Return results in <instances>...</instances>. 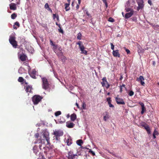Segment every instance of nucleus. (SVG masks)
Returning a JSON list of instances; mask_svg holds the SVG:
<instances>
[{
    "mask_svg": "<svg viewBox=\"0 0 159 159\" xmlns=\"http://www.w3.org/2000/svg\"><path fill=\"white\" fill-rule=\"evenodd\" d=\"M41 79L43 82V88L45 89H47L49 87V84L47 79L46 77H43Z\"/></svg>",
    "mask_w": 159,
    "mask_h": 159,
    "instance_id": "5",
    "label": "nucleus"
},
{
    "mask_svg": "<svg viewBox=\"0 0 159 159\" xmlns=\"http://www.w3.org/2000/svg\"><path fill=\"white\" fill-rule=\"evenodd\" d=\"M65 9L66 11H67L70 10V8L69 7L70 4L69 3H66L65 4Z\"/></svg>",
    "mask_w": 159,
    "mask_h": 159,
    "instance_id": "22",
    "label": "nucleus"
},
{
    "mask_svg": "<svg viewBox=\"0 0 159 159\" xmlns=\"http://www.w3.org/2000/svg\"><path fill=\"white\" fill-rule=\"evenodd\" d=\"M107 102L108 103L111 102V98L110 97H108L107 98Z\"/></svg>",
    "mask_w": 159,
    "mask_h": 159,
    "instance_id": "33",
    "label": "nucleus"
},
{
    "mask_svg": "<svg viewBox=\"0 0 159 159\" xmlns=\"http://www.w3.org/2000/svg\"><path fill=\"white\" fill-rule=\"evenodd\" d=\"M81 37H82L81 34L80 33H79L78 34L77 38L78 39L80 40L81 39Z\"/></svg>",
    "mask_w": 159,
    "mask_h": 159,
    "instance_id": "26",
    "label": "nucleus"
},
{
    "mask_svg": "<svg viewBox=\"0 0 159 159\" xmlns=\"http://www.w3.org/2000/svg\"><path fill=\"white\" fill-rule=\"evenodd\" d=\"M61 54L62 55L61 57V59L62 61H65L66 59V57L63 55L62 53H61Z\"/></svg>",
    "mask_w": 159,
    "mask_h": 159,
    "instance_id": "25",
    "label": "nucleus"
},
{
    "mask_svg": "<svg viewBox=\"0 0 159 159\" xmlns=\"http://www.w3.org/2000/svg\"><path fill=\"white\" fill-rule=\"evenodd\" d=\"M125 85L124 84H123L120 87H121V88L124 87L125 88H126L125 87Z\"/></svg>",
    "mask_w": 159,
    "mask_h": 159,
    "instance_id": "49",
    "label": "nucleus"
},
{
    "mask_svg": "<svg viewBox=\"0 0 159 159\" xmlns=\"http://www.w3.org/2000/svg\"><path fill=\"white\" fill-rule=\"evenodd\" d=\"M79 4H77V5L76 6V9H77V10L79 8Z\"/></svg>",
    "mask_w": 159,
    "mask_h": 159,
    "instance_id": "47",
    "label": "nucleus"
},
{
    "mask_svg": "<svg viewBox=\"0 0 159 159\" xmlns=\"http://www.w3.org/2000/svg\"><path fill=\"white\" fill-rule=\"evenodd\" d=\"M50 44L51 45H52L54 47H56V48H57V45H56V44H54L53 43L52 41V40H50Z\"/></svg>",
    "mask_w": 159,
    "mask_h": 159,
    "instance_id": "29",
    "label": "nucleus"
},
{
    "mask_svg": "<svg viewBox=\"0 0 159 159\" xmlns=\"http://www.w3.org/2000/svg\"><path fill=\"white\" fill-rule=\"evenodd\" d=\"M147 125L146 124H145L142 125V126L144 128V126H146Z\"/></svg>",
    "mask_w": 159,
    "mask_h": 159,
    "instance_id": "52",
    "label": "nucleus"
},
{
    "mask_svg": "<svg viewBox=\"0 0 159 159\" xmlns=\"http://www.w3.org/2000/svg\"><path fill=\"white\" fill-rule=\"evenodd\" d=\"M154 28L155 29H156V28L159 29V25H157L155 26H154Z\"/></svg>",
    "mask_w": 159,
    "mask_h": 159,
    "instance_id": "44",
    "label": "nucleus"
},
{
    "mask_svg": "<svg viewBox=\"0 0 159 159\" xmlns=\"http://www.w3.org/2000/svg\"><path fill=\"white\" fill-rule=\"evenodd\" d=\"M27 58V57L25 54H23L20 55V60L21 61H25Z\"/></svg>",
    "mask_w": 159,
    "mask_h": 159,
    "instance_id": "18",
    "label": "nucleus"
},
{
    "mask_svg": "<svg viewBox=\"0 0 159 159\" xmlns=\"http://www.w3.org/2000/svg\"><path fill=\"white\" fill-rule=\"evenodd\" d=\"M148 3L151 6L152 5V2L151 0H148Z\"/></svg>",
    "mask_w": 159,
    "mask_h": 159,
    "instance_id": "43",
    "label": "nucleus"
},
{
    "mask_svg": "<svg viewBox=\"0 0 159 159\" xmlns=\"http://www.w3.org/2000/svg\"><path fill=\"white\" fill-rule=\"evenodd\" d=\"M56 18L57 19V20L58 21H59V16L58 15H57V16Z\"/></svg>",
    "mask_w": 159,
    "mask_h": 159,
    "instance_id": "46",
    "label": "nucleus"
},
{
    "mask_svg": "<svg viewBox=\"0 0 159 159\" xmlns=\"http://www.w3.org/2000/svg\"><path fill=\"white\" fill-rule=\"evenodd\" d=\"M113 55L114 57H120V54L119 52V50H113L112 52Z\"/></svg>",
    "mask_w": 159,
    "mask_h": 159,
    "instance_id": "17",
    "label": "nucleus"
},
{
    "mask_svg": "<svg viewBox=\"0 0 159 159\" xmlns=\"http://www.w3.org/2000/svg\"><path fill=\"white\" fill-rule=\"evenodd\" d=\"M48 10L50 12H52V10L51 9V8H48Z\"/></svg>",
    "mask_w": 159,
    "mask_h": 159,
    "instance_id": "50",
    "label": "nucleus"
},
{
    "mask_svg": "<svg viewBox=\"0 0 159 159\" xmlns=\"http://www.w3.org/2000/svg\"><path fill=\"white\" fill-rule=\"evenodd\" d=\"M37 71H36L35 69H33L32 70L30 71V70L29 71V73L30 76L34 79H36L35 75H36Z\"/></svg>",
    "mask_w": 159,
    "mask_h": 159,
    "instance_id": "12",
    "label": "nucleus"
},
{
    "mask_svg": "<svg viewBox=\"0 0 159 159\" xmlns=\"http://www.w3.org/2000/svg\"><path fill=\"white\" fill-rule=\"evenodd\" d=\"M138 52L139 53H143V52L142 50V47L140 45L138 46Z\"/></svg>",
    "mask_w": 159,
    "mask_h": 159,
    "instance_id": "24",
    "label": "nucleus"
},
{
    "mask_svg": "<svg viewBox=\"0 0 159 159\" xmlns=\"http://www.w3.org/2000/svg\"><path fill=\"white\" fill-rule=\"evenodd\" d=\"M125 9L126 10V12H129V11H133V9L130 8H125Z\"/></svg>",
    "mask_w": 159,
    "mask_h": 159,
    "instance_id": "34",
    "label": "nucleus"
},
{
    "mask_svg": "<svg viewBox=\"0 0 159 159\" xmlns=\"http://www.w3.org/2000/svg\"><path fill=\"white\" fill-rule=\"evenodd\" d=\"M110 44H111V49L112 50H114V45L112 43H111Z\"/></svg>",
    "mask_w": 159,
    "mask_h": 159,
    "instance_id": "38",
    "label": "nucleus"
},
{
    "mask_svg": "<svg viewBox=\"0 0 159 159\" xmlns=\"http://www.w3.org/2000/svg\"><path fill=\"white\" fill-rule=\"evenodd\" d=\"M42 98L40 96L35 95L32 98V101L35 105L37 104L40 102Z\"/></svg>",
    "mask_w": 159,
    "mask_h": 159,
    "instance_id": "4",
    "label": "nucleus"
},
{
    "mask_svg": "<svg viewBox=\"0 0 159 159\" xmlns=\"http://www.w3.org/2000/svg\"><path fill=\"white\" fill-rule=\"evenodd\" d=\"M103 2V3H104L105 4L106 7V8L107 7H108V5H107V1L106 0V1Z\"/></svg>",
    "mask_w": 159,
    "mask_h": 159,
    "instance_id": "40",
    "label": "nucleus"
},
{
    "mask_svg": "<svg viewBox=\"0 0 159 159\" xmlns=\"http://www.w3.org/2000/svg\"><path fill=\"white\" fill-rule=\"evenodd\" d=\"M110 93H109H109H107V95H110Z\"/></svg>",
    "mask_w": 159,
    "mask_h": 159,
    "instance_id": "64",
    "label": "nucleus"
},
{
    "mask_svg": "<svg viewBox=\"0 0 159 159\" xmlns=\"http://www.w3.org/2000/svg\"><path fill=\"white\" fill-rule=\"evenodd\" d=\"M108 105H109V107H114V106L112 104H111V102H110V103H108Z\"/></svg>",
    "mask_w": 159,
    "mask_h": 159,
    "instance_id": "39",
    "label": "nucleus"
},
{
    "mask_svg": "<svg viewBox=\"0 0 159 159\" xmlns=\"http://www.w3.org/2000/svg\"><path fill=\"white\" fill-rule=\"evenodd\" d=\"M153 64L154 65H155V61H153Z\"/></svg>",
    "mask_w": 159,
    "mask_h": 159,
    "instance_id": "59",
    "label": "nucleus"
},
{
    "mask_svg": "<svg viewBox=\"0 0 159 159\" xmlns=\"http://www.w3.org/2000/svg\"><path fill=\"white\" fill-rule=\"evenodd\" d=\"M70 119L72 121H74L76 118V115L75 114H72L70 116Z\"/></svg>",
    "mask_w": 159,
    "mask_h": 159,
    "instance_id": "19",
    "label": "nucleus"
},
{
    "mask_svg": "<svg viewBox=\"0 0 159 159\" xmlns=\"http://www.w3.org/2000/svg\"><path fill=\"white\" fill-rule=\"evenodd\" d=\"M64 141L67 144V145L69 146L72 144V140L71 137L70 136H68L67 138H65L64 139Z\"/></svg>",
    "mask_w": 159,
    "mask_h": 159,
    "instance_id": "11",
    "label": "nucleus"
},
{
    "mask_svg": "<svg viewBox=\"0 0 159 159\" xmlns=\"http://www.w3.org/2000/svg\"><path fill=\"white\" fill-rule=\"evenodd\" d=\"M56 24L58 26V27H61V26H60V24H58L57 23V22H56Z\"/></svg>",
    "mask_w": 159,
    "mask_h": 159,
    "instance_id": "48",
    "label": "nucleus"
},
{
    "mask_svg": "<svg viewBox=\"0 0 159 159\" xmlns=\"http://www.w3.org/2000/svg\"><path fill=\"white\" fill-rule=\"evenodd\" d=\"M139 103L142 107V110L141 113L142 114H143L144 112L146 111V109L145 107L144 104L141 102H140Z\"/></svg>",
    "mask_w": 159,
    "mask_h": 159,
    "instance_id": "14",
    "label": "nucleus"
},
{
    "mask_svg": "<svg viewBox=\"0 0 159 159\" xmlns=\"http://www.w3.org/2000/svg\"><path fill=\"white\" fill-rule=\"evenodd\" d=\"M89 153H91L93 156H94L95 155V152H94L92 151L91 149H89Z\"/></svg>",
    "mask_w": 159,
    "mask_h": 159,
    "instance_id": "32",
    "label": "nucleus"
},
{
    "mask_svg": "<svg viewBox=\"0 0 159 159\" xmlns=\"http://www.w3.org/2000/svg\"><path fill=\"white\" fill-rule=\"evenodd\" d=\"M70 117V115L69 114H68V115H67V116H66V117L67 118H69Z\"/></svg>",
    "mask_w": 159,
    "mask_h": 159,
    "instance_id": "56",
    "label": "nucleus"
},
{
    "mask_svg": "<svg viewBox=\"0 0 159 159\" xmlns=\"http://www.w3.org/2000/svg\"><path fill=\"white\" fill-rule=\"evenodd\" d=\"M20 83L22 84H23L24 89L26 92H29L30 93H31L32 92L31 91L32 89V86L28 85V83L26 80L21 77H20Z\"/></svg>",
    "mask_w": 159,
    "mask_h": 159,
    "instance_id": "2",
    "label": "nucleus"
},
{
    "mask_svg": "<svg viewBox=\"0 0 159 159\" xmlns=\"http://www.w3.org/2000/svg\"><path fill=\"white\" fill-rule=\"evenodd\" d=\"M76 105L77 106V107L78 108H79V104L77 103H76Z\"/></svg>",
    "mask_w": 159,
    "mask_h": 159,
    "instance_id": "53",
    "label": "nucleus"
},
{
    "mask_svg": "<svg viewBox=\"0 0 159 159\" xmlns=\"http://www.w3.org/2000/svg\"><path fill=\"white\" fill-rule=\"evenodd\" d=\"M38 140H39V143H40L49 145L50 144V141L49 134L48 132L46 131H44Z\"/></svg>",
    "mask_w": 159,
    "mask_h": 159,
    "instance_id": "1",
    "label": "nucleus"
},
{
    "mask_svg": "<svg viewBox=\"0 0 159 159\" xmlns=\"http://www.w3.org/2000/svg\"><path fill=\"white\" fill-rule=\"evenodd\" d=\"M122 79V76H121V77L120 78V80H121V79Z\"/></svg>",
    "mask_w": 159,
    "mask_h": 159,
    "instance_id": "61",
    "label": "nucleus"
},
{
    "mask_svg": "<svg viewBox=\"0 0 159 159\" xmlns=\"http://www.w3.org/2000/svg\"><path fill=\"white\" fill-rule=\"evenodd\" d=\"M60 122H65V120L63 119V120H61Z\"/></svg>",
    "mask_w": 159,
    "mask_h": 159,
    "instance_id": "57",
    "label": "nucleus"
},
{
    "mask_svg": "<svg viewBox=\"0 0 159 159\" xmlns=\"http://www.w3.org/2000/svg\"><path fill=\"white\" fill-rule=\"evenodd\" d=\"M108 114V113L106 111L105 112V114L106 115L104 116L103 120L105 121H106L107 119L109 118V116Z\"/></svg>",
    "mask_w": 159,
    "mask_h": 159,
    "instance_id": "20",
    "label": "nucleus"
},
{
    "mask_svg": "<svg viewBox=\"0 0 159 159\" xmlns=\"http://www.w3.org/2000/svg\"><path fill=\"white\" fill-rule=\"evenodd\" d=\"M143 1V0H138L137 1L138 6L137 7V10L139 11L140 9H142L144 7Z\"/></svg>",
    "mask_w": 159,
    "mask_h": 159,
    "instance_id": "9",
    "label": "nucleus"
},
{
    "mask_svg": "<svg viewBox=\"0 0 159 159\" xmlns=\"http://www.w3.org/2000/svg\"><path fill=\"white\" fill-rule=\"evenodd\" d=\"M44 7L46 9H47L49 8L48 4V3H46L45 4V6H44Z\"/></svg>",
    "mask_w": 159,
    "mask_h": 159,
    "instance_id": "35",
    "label": "nucleus"
},
{
    "mask_svg": "<svg viewBox=\"0 0 159 159\" xmlns=\"http://www.w3.org/2000/svg\"><path fill=\"white\" fill-rule=\"evenodd\" d=\"M39 134L38 133H36L35 134V137L36 138H38L39 137Z\"/></svg>",
    "mask_w": 159,
    "mask_h": 159,
    "instance_id": "42",
    "label": "nucleus"
},
{
    "mask_svg": "<svg viewBox=\"0 0 159 159\" xmlns=\"http://www.w3.org/2000/svg\"><path fill=\"white\" fill-rule=\"evenodd\" d=\"M108 21L111 22H113L115 21V20L112 17H109L108 20Z\"/></svg>",
    "mask_w": 159,
    "mask_h": 159,
    "instance_id": "28",
    "label": "nucleus"
},
{
    "mask_svg": "<svg viewBox=\"0 0 159 159\" xmlns=\"http://www.w3.org/2000/svg\"><path fill=\"white\" fill-rule=\"evenodd\" d=\"M58 30L59 32L61 33L62 34L63 33V31L62 29H61V27H59V29H58Z\"/></svg>",
    "mask_w": 159,
    "mask_h": 159,
    "instance_id": "37",
    "label": "nucleus"
},
{
    "mask_svg": "<svg viewBox=\"0 0 159 159\" xmlns=\"http://www.w3.org/2000/svg\"><path fill=\"white\" fill-rule=\"evenodd\" d=\"M134 11H131L129 12L126 13L125 16V19H128L131 17L134 14Z\"/></svg>",
    "mask_w": 159,
    "mask_h": 159,
    "instance_id": "16",
    "label": "nucleus"
},
{
    "mask_svg": "<svg viewBox=\"0 0 159 159\" xmlns=\"http://www.w3.org/2000/svg\"><path fill=\"white\" fill-rule=\"evenodd\" d=\"M57 16V15H56L55 14H53V19H55V18H56V17Z\"/></svg>",
    "mask_w": 159,
    "mask_h": 159,
    "instance_id": "41",
    "label": "nucleus"
},
{
    "mask_svg": "<svg viewBox=\"0 0 159 159\" xmlns=\"http://www.w3.org/2000/svg\"><path fill=\"white\" fill-rule=\"evenodd\" d=\"M42 159H46L43 156L42 157Z\"/></svg>",
    "mask_w": 159,
    "mask_h": 159,
    "instance_id": "60",
    "label": "nucleus"
},
{
    "mask_svg": "<svg viewBox=\"0 0 159 159\" xmlns=\"http://www.w3.org/2000/svg\"><path fill=\"white\" fill-rule=\"evenodd\" d=\"M67 1L68 2L67 3H69L70 4V0H67Z\"/></svg>",
    "mask_w": 159,
    "mask_h": 159,
    "instance_id": "54",
    "label": "nucleus"
},
{
    "mask_svg": "<svg viewBox=\"0 0 159 159\" xmlns=\"http://www.w3.org/2000/svg\"><path fill=\"white\" fill-rule=\"evenodd\" d=\"M102 80V81L101 82V84L102 86H105L107 89H108L110 86V85L107 81L106 77H103Z\"/></svg>",
    "mask_w": 159,
    "mask_h": 159,
    "instance_id": "8",
    "label": "nucleus"
},
{
    "mask_svg": "<svg viewBox=\"0 0 159 159\" xmlns=\"http://www.w3.org/2000/svg\"><path fill=\"white\" fill-rule=\"evenodd\" d=\"M134 93L132 90L130 91L129 92V93H128V94L130 96H133L134 95Z\"/></svg>",
    "mask_w": 159,
    "mask_h": 159,
    "instance_id": "30",
    "label": "nucleus"
},
{
    "mask_svg": "<svg viewBox=\"0 0 159 159\" xmlns=\"http://www.w3.org/2000/svg\"><path fill=\"white\" fill-rule=\"evenodd\" d=\"M143 77L142 76H140L139 78H138L137 80L138 81H140V83L142 85L144 86L145 83L143 81L144 80Z\"/></svg>",
    "mask_w": 159,
    "mask_h": 159,
    "instance_id": "15",
    "label": "nucleus"
},
{
    "mask_svg": "<svg viewBox=\"0 0 159 159\" xmlns=\"http://www.w3.org/2000/svg\"><path fill=\"white\" fill-rule=\"evenodd\" d=\"M53 134L55 136V139L56 140H58L60 139V137L63 135V132L60 129L55 130L53 132Z\"/></svg>",
    "mask_w": 159,
    "mask_h": 159,
    "instance_id": "3",
    "label": "nucleus"
},
{
    "mask_svg": "<svg viewBox=\"0 0 159 159\" xmlns=\"http://www.w3.org/2000/svg\"><path fill=\"white\" fill-rule=\"evenodd\" d=\"M61 114V111H58L56 112L55 113V115L56 116H57Z\"/></svg>",
    "mask_w": 159,
    "mask_h": 159,
    "instance_id": "27",
    "label": "nucleus"
},
{
    "mask_svg": "<svg viewBox=\"0 0 159 159\" xmlns=\"http://www.w3.org/2000/svg\"><path fill=\"white\" fill-rule=\"evenodd\" d=\"M125 50H126V52L127 54H128L130 53V51L129 49H126Z\"/></svg>",
    "mask_w": 159,
    "mask_h": 159,
    "instance_id": "45",
    "label": "nucleus"
},
{
    "mask_svg": "<svg viewBox=\"0 0 159 159\" xmlns=\"http://www.w3.org/2000/svg\"><path fill=\"white\" fill-rule=\"evenodd\" d=\"M74 3V2H72V4H71V5L72 6H74V5H73Z\"/></svg>",
    "mask_w": 159,
    "mask_h": 159,
    "instance_id": "62",
    "label": "nucleus"
},
{
    "mask_svg": "<svg viewBox=\"0 0 159 159\" xmlns=\"http://www.w3.org/2000/svg\"><path fill=\"white\" fill-rule=\"evenodd\" d=\"M78 155L76 154H74L73 152L72 151H70L68 153V159H78Z\"/></svg>",
    "mask_w": 159,
    "mask_h": 159,
    "instance_id": "7",
    "label": "nucleus"
},
{
    "mask_svg": "<svg viewBox=\"0 0 159 159\" xmlns=\"http://www.w3.org/2000/svg\"><path fill=\"white\" fill-rule=\"evenodd\" d=\"M86 105L84 103H83L82 105V107L83 109H86Z\"/></svg>",
    "mask_w": 159,
    "mask_h": 159,
    "instance_id": "36",
    "label": "nucleus"
},
{
    "mask_svg": "<svg viewBox=\"0 0 159 159\" xmlns=\"http://www.w3.org/2000/svg\"><path fill=\"white\" fill-rule=\"evenodd\" d=\"M115 101L117 104L125 105V104L123 99L117 97L115 98Z\"/></svg>",
    "mask_w": 159,
    "mask_h": 159,
    "instance_id": "10",
    "label": "nucleus"
},
{
    "mask_svg": "<svg viewBox=\"0 0 159 159\" xmlns=\"http://www.w3.org/2000/svg\"><path fill=\"white\" fill-rule=\"evenodd\" d=\"M81 2V0H78V4H80Z\"/></svg>",
    "mask_w": 159,
    "mask_h": 159,
    "instance_id": "51",
    "label": "nucleus"
},
{
    "mask_svg": "<svg viewBox=\"0 0 159 159\" xmlns=\"http://www.w3.org/2000/svg\"><path fill=\"white\" fill-rule=\"evenodd\" d=\"M153 135H157L158 134V132L156 130V129H155L154 131V132H153Z\"/></svg>",
    "mask_w": 159,
    "mask_h": 159,
    "instance_id": "31",
    "label": "nucleus"
},
{
    "mask_svg": "<svg viewBox=\"0 0 159 159\" xmlns=\"http://www.w3.org/2000/svg\"><path fill=\"white\" fill-rule=\"evenodd\" d=\"M86 14L88 16H89V13H87V12H86Z\"/></svg>",
    "mask_w": 159,
    "mask_h": 159,
    "instance_id": "63",
    "label": "nucleus"
},
{
    "mask_svg": "<svg viewBox=\"0 0 159 159\" xmlns=\"http://www.w3.org/2000/svg\"><path fill=\"white\" fill-rule=\"evenodd\" d=\"M77 44L79 45V48L81 52V53H84L86 55H87V51L84 50L85 48L82 42L79 41L77 43Z\"/></svg>",
    "mask_w": 159,
    "mask_h": 159,
    "instance_id": "6",
    "label": "nucleus"
},
{
    "mask_svg": "<svg viewBox=\"0 0 159 159\" xmlns=\"http://www.w3.org/2000/svg\"><path fill=\"white\" fill-rule=\"evenodd\" d=\"M66 125L67 128H73L74 127L75 124L71 122L70 121H68L66 122Z\"/></svg>",
    "mask_w": 159,
    "mask_h": 159,
    "instance_id": "13",
    "label": "nucleus"
},
{
    "mask_svg": "<svg viewBox=\"0 0 159 159\" xmlns=\"http://www.w3.org/2000/svg\"><path fill=\"white\" fill-rule=\"evenodd\" d=\"M122 88H121V87H120V92H122Z\"/></svg>",
    "mask_w": 159,
    "mask_h": 159,
    "instance_id": "58",
    "label": "nucleus"
},
{
    "mask_svg": "<svg viewBox=\"0 0 159 159\" xmlns=\"http://www.w3.org/2000/svg\"><path fill=\"white\" fill-rule=\"evenodd\" d=\"M77 144L80 146H81L82 144L83 143V142L82 140L79 139L76 141Z\"/></svg>",
    "mask_w": 159,
    "mask_h": 159,
    "instance_id": "23",
    "label": "nucleus"
},
{
    "mask_svg": "<svg viewBox=\"0 0 159 159\" xmlns=\"http://www.w3.org/2000/svg\"><path fill=\"white\" fill-rule=\"evenodd\" d=\"M144 128L146 130L148 134H150L151 131L150 128L148 125H147L146 126H144Z\"/></svg>",
    "mask_w": 159,
    "mask_h": 159,
    "instance_id": "21",
    "label": "nucleus"
},
{
    "mask_svg": "<svg viewBox=\"0 0 159 159\" xmlns=\"http://www.w3.org/2000/svg\"><path fill=\"white\" fill-rule=\"evenodd\" d=\"M153 136L154 139H155V138H156V135L153 134Z\"/></svg>",
    "mask_w": 159,
    "mask_h": 159,
    "instance_id": "55",
    "label": "nucleus"
}]
</instances>
